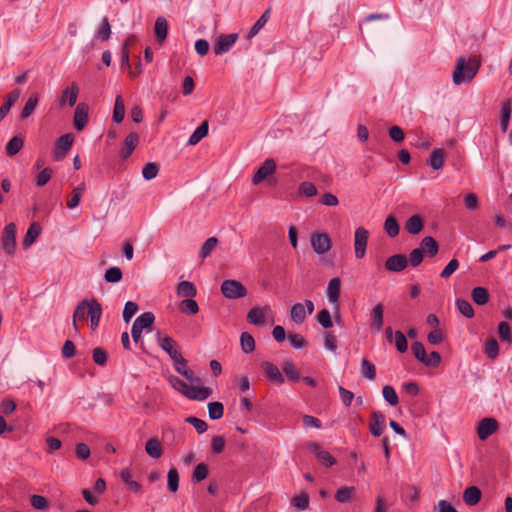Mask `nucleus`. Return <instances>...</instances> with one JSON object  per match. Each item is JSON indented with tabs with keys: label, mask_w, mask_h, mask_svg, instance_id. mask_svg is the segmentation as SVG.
<instances>
[{
	"label": "nucleus",
	"mask_w": 512,
	"mask_h": 512,
	"mask_svg": "<svg viewBox=\"0 0 512 512\" xmlns=\"http://www.w3.org/2000/svg\"><path fill=\"white\" fill-rule=\"evenodd\" d=\"M481 65L478 57H472L466 60L464 57H458L455 69L452 74L453 83L460 85L472 81L476 76Z\"/></svg>",
	"instance_id": "f257e3e1"
},
{
	"label": "nucleus",
	"mask_w": 512,
	"mask_h": 512,
	"mask_svg": "<svg viewBox=\"0 0 512 512\" xmlns=\"http://www.w3.org/2000/svg\"><path fill=\"white\" fill-rule=\"evenodd\" d=\"M170 385L186 398L197 401H204L212 394V389L199 385H188L186 382L177 376H170L168 378Z\"/></svg>",
	"instance_id": "f03ea898"
},
{
	"label": "nucleus",
	"mask_w": 512,
	"mask_h": 512,
	"mask_svg": "<svg viewBox=\"0 0 512 512\" xmlns=\"http://www.w3.org/2000/svg\"><path fill=\"white\" fill-rule=\"evenodd\" d=\"M221 292L227 299H239L247 295V289L237 280L223 281L221 284Z\"/></svg>",
	"instance_id": "7ed1b4c3"
},
{
	"label": "nucleus",
	"mask_w": 512,
	"mask_h": 512,
	"mask_svg": "<svg viewBox=\"0 0 512 512\" xmlns=\"http://www.w3.org/2000/svg\"><path fill=\"white\" fill-rule=\"evenodd\" d=\"M154 320L155 317L152 312H145L135 319L131 329V336L134 342L137 343L141 339L142 331L150 327Z\"/></svg>",
	"instance_id": "20e7f679"
},
{
	"label": "nucleus",
	"mask_w": 512,
	"mask_h": 512,
	"mask_svg": "<svg viewBox=\"0 0 512 512\" xmlns=\"http://www.w3.org/2000/svg\"><path fill=\"white\" fill-rule=\"evenodd\" d=\"M369 232L364 227H358L354 232V252L357 259H362L366 254Z\"/></svg>",
	"instance_id": "39448f33"
},
{
	"label": "nucleus",
	"mask_w": 512,
	"mask_h": 512,
	"mask_svg": "<svg viewBox=\"0 0 512 512\" xmlns=\"http://www.w3.org/2000/svg\"><path fill=\"white\" fill-rule=\"evenodd\" d=\"M2 248L8 255H13L16 250V225L9 223L2 233Z\"/></svg>",
	"instance_id": "423d86ee"
},
{
	"label": "nucleus",
	"mask_w": 512,
	"mask_h": 512,
	"mask_svg": "<svg viewBox=\"0 0 512 512\" xmlns=\"http://www.w3.org/2000/svg\"><path fill=\"white\" fill-rule=\"evenodd\" d=\"M238 39L237 33H231V34H222L220 35L214 45H213V51L216 55H222L227 53L232 46L236 43Z\"/></svg>",
	"instance_id": "0eeeda50"
},
{
	"label": "nucleus",
	"mask_w": 512,
	"mask_h": 512,
	"mask_svg": "<svg viewBox=\"0 0 512 512\" xmlns=\"http://www.w3.org/2000/svg\"><path fill=\"white\" fill-rule=\"evenodd\" d=\"M73 142H74V135L72 133H67V134L60 136L58 138V140L56 141V144H55V147L53 150L54 159L57 161L62 160L66 156L69 149L71 148Z\"/></svg>",
	"instance_id": "6e6552de"
},
{
	"label": "nucleus",
	"mask_w": 512,
	"mask_h": 512,
	"mask_svg": "<svg viewBox=\"0 0 512 512\" xmlns=\"http://www.w3.org/2000/svg\"><path fill=\"white\" fill-rule=\"evenodd\" d=\"M499 428L498 421L492 417H486L479 421L477 426V435L480 440H486L494 434Z\"/></svg>",
	"instance_id": "1a4fd4ad"
},
{
	"label": "nucleus",
	"mask_w": 512,
	"mask_h": 512,
	"mask_svg": "<svg viewBox=\"0 0 512 512\" xmlns=\"http://www.w3.org/2000/svg\"><path fill=\"white\" fill-rule=\"evenodd\" d=\"M311 245L313 250L321 255L330 250L331 240L327 233H315L311 236Z\"/></svg>",
	"instance_id": "9d476101"
},
{
	"label": "nucleus",
	"mask_w": 512,
	"mask_h": 512,
	"mask_svg": "<svg viewBox=\"0 0 512 512\" xmlns=\"http://www.w3.org/2000/svg\"><path fill=\"white\" fill-rule=\"evenodd\" d=\"M276 170V163L273 159H266L262 165L258 168L256 173L252 178V183L254 185L259 184L261 181L266 179L269 175L273 174Z\"/></svg>",
	"instance_id": "9b49d317"
},
{
	"label": "nucleus",
	"mask_w": 512,
	"mask_h": 512,
	"mask_svg": "<svg viewBox=\"0 0 512 512\" xmlns=\"http://www.w3.org/2000/svg\"><path fill=\"white\" fill-rule=\"evenodd\" d=\"M308 449L315 454L317 459L325 466L331 467L336 463L335 458L327 451L321 448L316 442L308 444Z\"/></svg>",
	"instance_id": "f8f14e48"
},
{
	"label": "nucleus",
	"mask_w": 512,
	"mask_h": 512,
	"mask_svg": "<svg viewBox=\"0 0 512 512\" xmlns=\"http://www.w3.org/2000/svg\"><path fill=\"white\" fill-rule=\"evenodd\" d=\"M79 94V87L77 83L73 82L69 87L63 90L59 98V106L62 108L66 105L72 107L76 104L77 97Z\"/></svg>",
	"instance_id": "ddd939ff"
},
{
	"label": "nucleus",
	"mask_w": 512,
	"mask_h": 512,
	"mask_svg": "<svg viewBox=\"0 0 512 512\" xmlns=\"http://www.w3.org/2000/svg\"><path fill=\"white\" fill-rule=\"evenodd\" d=\"M158 345L170 356L171 360L179 356L181 352L176 348V341L170 336H162L160 332L157 333Z\"/></svg>",
	"instance_id": "4468645a"
},
{
	"label": "nucleus",
	"mask_w": 512,
	"mask_h": 512,
	"mask_svg": "<svg viewBox=\"0 0 512 512\" xmlns=\"http://www.w3.org/2000/svg\"><path fill=\"white\" fill-rule=\"evenodd\" d=\"M408 265V259L403 254H395L388 257L385 261V268L391 272H400Z\"/></svg>",
	"instance_id": "2eb2a0df"
},
{
	"label": "nucleus",
	"mask_w": 512,
	"mask_h": 512,
	"mask_svg": "<svg viewBox=\"0 0 512 512\" xmlns=\"http://www.w3.org/2000/svg\"><path fill=\"white\" fill-rule=\"evenodd\" d=\"M261 368L263 369V371L265 372L266 374V377L270 380V381H273L277 384H283L284 381H285V378L284 376L282 375V373L280 372L279 368L269 362V361H263L261 363Z\"/></svg>",
	"instance_id": "dca6fc26"
},
{
	"label": "nucleus",
	"mask_w": 512,
	"mask_h": 512,
	"mask_svg": "<svg viewBox=\"0 0 512 512\" xmlns=\"http://www.w3.org/2000/svg\"><path fill=\"white\" fill-rule=\"evenodd\" d=\"M268 311H270V307L268 305L263 308L255 306L249 310L247 320L253 325L263 326L265 325V312Z\"/></svg>",
	"instance_id": "f3484780"
},
{
	"label": "nucleus",
	"mask_w": 512,
	"mask_h": 512,
	"mask_svg": "<svg viewBox=\"0 0 512 512\" xmlns=\"http://www.w3.org/2000/svg\"><path fill=\"white\" fill-rule=\"evenodd\" d=\"M88 122V106L85 103H79L74 112V127L81 131Z\"/></svg>",
	"instance_id": "a211bd4d"
},
{
	"label": "nucleus",
	"mask_w": 512,
	"mask_h": 512,
	"mask_svg": "<svg viewBox=\"0 0 512 512\" xmlns=\"http://www.w3.org/2000/svg\"><path fill=\"white\" fill-rule=\"evenodd\" d=\"M371 417L372 423L370 425V432L373 436L379 437L382 435L385 428V415L380 411H373Z\"/></svg>",
	"instance_id": "6ab92c4d"
},
{
	"label": "nucleus",
	"mask_w": 512,
	"mask_h": 512,
	"mask_svg": "<svg viewBox=\"0 0 512 512\" xmlns=\"http://www.w3.org/2000/svg\"><path fill=\"white\" fill-rule=\"evenodd\" d=\"M341 281L340 278H332L327 285L326 293L330 303L338 308L339 296H340Z\"/></svg>",
	"instance_id": "aec40b11"
},
{
	"label": "nucleus",
	"mask_w": 512,
	"mask_h": 512,
	"mask_svg": "<svg viewBox=\"0 0 512 512\" xmlns=\"http://www.w3.org/2000/svg\"><path fill=\"white\" fill-rule=\"evenodd\" d=\"M139 143V135L136 132H131L124 140L123 148L120 151V156L127 159L135 150Z\"/></svg>",
	"instance_id": "412c9836"
},
{
	"label": "nucleus",
	"mask_w": 512,
	"mask_h": 512,
	"mask_svg": "<svg viewBox=\"0 0 512 512\" xmlns=\"http://www.w3.org/2000/svg\"><path fill=\"white\" fill-rule=\"evenodd\" d=\"M102 315L101 304L96 300L92 299L90 309L87 311V316L90 319V327L92 330H96L99 326L100 318Z\"/></svg>",
	"instance_id": "4be33fe9"
},
{
	"label": "nucleus",
	"mask_w": 512,
	"mask_h": 512,
	"mask_svg": "<svg viewBox=\"0 0 512 512\" xmlns=\"http://www.w3.org/2000/svg\"><path fill=\"white\" fill-rule=\"evenodd\" d=\"M418 248L423 255L426 254L428 257H434L438 253L439 245L433 237L426 236L421 240Z\"/></svg>",
	"instance_id": "5701e85b"
},
{
	"label": "nucleus",
	"mask_w": 512,
	"mask_h": 512,
	"mask_svg": "<svg viewBox=\"0 0 512 512\" xmlns=\"http://www.w3.org/2000/svg\"><path fill=\"white\" fill-rule=\"evenodd\" d=\"M92 304V300H82L78 303L74 313H73V326L76 332L79 331L77 320L85 319L87 311L90 309Z\"/></svg>",
	"instance_id": "b1692460"
},
{
	"label": "nucleus",
	"mask_w": 512,
	"mask_h": 512,
	"mask_svg": "<svg viewBox=\"0 0 512 512\" xmlns=\"http://www.w3.org/2000/svg\"><path fill=\"white\" fill-rule=\"evenodd\" d=\"M145 451L153 459L160 458L163 453L160 440L157 437L150 438L145 444Z\"/></svg>",
	"instance_id": "393cba45"
},
{
	"label": "nucleus",
	"mask_w": 512,
	"mask_h": 512,
	"mask_svg": "<svg viewBox=\"0 0 512 512\" xmlns=\"http://www.w3.org/2000/svg\"><path fill=\"white\" fill-rule=\"evenodd\" d=\"M445 151L444 149H434L427 160V164L431 166L434 170L442 169L444 165Z\"/></svg>",
	"instance_id": "a878e982"
},
{
	"label": "nucleus",
	"mask_w": 512,
	"mask_h": 512,
	"mask_svg": "<svg viewBox=\"0 0 512 512\" xmlns=\"http://www.w3.org/2000/svg\"><path fill=\"white\" fill-rule=\"evenodd\" d=\"M511 101L509 99L505 100L501 104V117H500V127L502 132H506L509 126V121L511 117Z\"/></svg>",
	"instance_id": "bb28decb"
},
{
	"label": "nucleus",
	"mask_w": 512,
	"mask_h": 512,
	"mask_svg": "<svg viewBox=\"0 0 512 512\" xmlns=\"http://www.w3.org/2000/svg\"><path fill=\"white\" fill-rule=\"evenodd\" d=\"M405 229L408 233L412 235L419 234L423 229L422 218L417 214L409 217L405 223Z\"/></svg>",
	"instance_id": "cd10ccee"
},
{
	"label": "nucleus",
	"mask_w": 512,
	"mask_h": 512,
	"mask_svg": "<svg viewBox=\"0 0 512 512\" xmlns=\"http://www.w3.org/2000/svg\"><path fill=\"white\" fill-rule=\"evenodd\" d=\"M177 294L185 299L193 298L197 295L196 286L190 281H181L177 285Z\"/></svg>",
	"instance_id": "c85d7f7f"
},
{
	"label": "nucleus",
	"mask_w": 512,
	"mask_h": 512,
	"mask_svg": "<svg viewBox=\"0 0 512 512\" xmlns=\"http://www.w3.org/2000/svg\"><path fill=\"white\" fill-rule=\"evenodd\" d=\"M154 31L157 41L159 43L164 42L168 34V22L164 17L160 16L156 19Z\"/></svg>",
	"instance_id": "c756f323"
},
{
	"label": "nucleus",
	"mask_w": 512,
	"mask_h": 512,
	"mask_svg": "<svg viewBox=\"0 0 512 512\" xmlns=\"http://www.w3.org/2000/svg\"><path fill=\"white\" fill-rule=\"evenodd\" d=\"M383 305L381 303L377 304L371 310L372 322L370 323L371 329L376 331H380L383 326Z\"/></svg>",
	"instance_id": "7c9ffc66"
},
{
	"label": "nucleus",
	"mask_w": 512,
	"mask_h": 512,
	"mask_svg": "<svg viewBox=\"0 0 512 512\" xmlns=\"http://www.w3.org/2000/svg\"><path fill=\"white\" fill-rule=\"evenodd\" d=\"M290 317L295 324H302L306 319V310L304 305L300 302L293 304L290 310Z\"/></svg>",
	"instance_id": "2f4dec72"
},
{
	"label": "nucleus",
	"mask_w": 512,
	"mask_h": 512,
	"mask_svg": "<svg viewBox=\"0 0 512 512\" xmlns=\"http://www.w3.org/2000/svg\"><path fill=\"white\" fill-rule=\"evenodd\" d=\"M38 102H39L38 94L37 93L31 94L21 111V114H20L21 119L28 118L30 115H32L38 105Z\"/></svg>",
	"instance_id": "473e14b6"
},
{
	"label": "nucleus",
	"mask_w": 512,
	"mask_h": 512,
	"mask_svg": "<svg viewBox=\"0 0 512 512\" xmlns=\"http://www.w3.org/2000/svg\"><path fill=\"white\" fill-rule=\"evenodd\" d=\"M463 499L467 505L474 506L481 499V491L476 486L468 487L463 494Z\"/></svg>",
	"instance_id": "72a5a7b5"
},
{
	"label": "nucleus",
	"mask_w": 512,
	"mask_h": 512,
	"mask_svg": "<svg viewBox=\"0 0 512 512\" xmlns=\"http://www.w3.org/2000/svg\"><path fill=\"white\" fill-rule=\"evenodd\" d=\"M208 129H209L208 122L207 121L202 122L190 136V138L188 140V144L196 145L197 143H199L204 137L207 136Z\"/></svg>",
	"instance_id": "f704fd0d"
},
{
	"label": "nucleus",
	"mask_w": 512,
	"mask_h": 512,
	"mask_svg": "<svg viewBox=\"0 0 512 512\" xmlns=\"http://www.w3.org/2000/svg\"><path fill=\"white\" fill-rule=\"evenodd\" d=\"M181 313L187 315H195L199 312L198 303L192 298L184 299L178 304Z\"/></svg>",
	"instance_id": "c9c22d12"
},
{
	"label": "nucleus",
	"mask_w": 512,
	"mask_h": 512,
	"mask_svg": "<svg viewBox=\"0 0 512 512\" xmlns=\"http://www.w3.org/2000/svg\"><path fill=\"white\" fill-rule=\"evenodd\" d=\"M23 145L24 140L21 136H13L6 144V154L10 157L16 155L22 149Z\"/></svg>",
	"instance_id": "e433bc0d"
},
{
	"label": "nucleus",
	"mask_w": 512,
	"mask_h": 512,
	"mask_svg": "<svg viewBox=\"0 0 512 512\" xmlns=\"http://www.w3.org/2000/svg\"><path fill=\"white\" fill-rule=\"evenodd\" d=\"M124 117H125L124 101H123V98L120 95H118L115 99L112 119L115 123L119 124L123 121Z\"/></svg>",
	"instance_id": "4c0bfd02"
},
{
	"label": "nucleus",
	"mask_w": 512,
	"mask_h": 512,
	"mask_svg": "<svg viewBox=\"0 0 512 512\" xmlns=\"http://www.w3.org/2000/svg\"><path fill=\"white\" fill-rule=\"evenodd\" d=\"M40 232H41L40 226L36 222L32 223L29 226V228L26 232V235L23 239V246L25 248L31 246L33 244V242L36 240V238L39 236Z\"/></svg>",
	"instance_id": "58836bf2"
},
{
	"label": "nucleus",
	"mask_w": 512,
	"mask_h": 512,
	"mask_svg": "<svg viewBox=\"0 0 512 512\" xmlns=\"http://www.w3.org/2000/svg\"><path fill=\"white\" fill-rule=\"evenodd\" d=\"M471 296L477 305H485L489 300V293L484 287L473 288Z\"/></svg>",
	"instance_id": "ea45409f"
},
{
	"label": "nucleus",
	"mask_w": 512,
	"mask_h": 512,
	"mask_svg": "<svg viewBox=\"0 0 512 512\" xmlns=\"http://www.w3.org/2000/svg\"><path fill=\"white\" fill-rule=\"evenodd\" d=\"M282 370L290 381L297 382L300 379V373L292 361L283 362Z\"/></svg>",
	"instance_id": "a19ab883"
},
{
	"label": "nucleus",
	"mask_w": 512,
	"mask_h": 512,
	"mask_svg": "<svg viewBox=\"0 0 512 512\" xmlns=\"http://www.w3.org/2000/svg\"><path fill=\"white\" fill-rule=\"evenodd\" d=\"M85 191V183H81L72 191L71 198L67 201V207L74 209L79 205L80 199Z\"/></svg>",
	"instance_id": "79ce46f5"
},
{
	"label": "nucleus",
	"mask_w": 512,
	"mask_h": 512,
	"mask_svg": "<svg viewBox=\"0 0 512 512\" xmlns=\"http://www.w3.org/2000/svg\"><path fill=\"white\" fill-rule=\"evenodd\" d=\"M384 229L389 237H396L399 234V224L393 215H389L384 223Z\"/></svg>",
	"instance_id": "37998d69"
},
{
	"label": "nucleus",
	"mask_w": 512,
	"mask_h": 512,
	"mask_svg": "<svg viewBox=\"0 0 512 512\" xmlns=\"http://www.w3.org/2000/svg\"><path fill=\"white\" fill-rule=\"evenodd\" d=\"M120 477L122 481L128 486L129 490L132 492H139L141 489V485L132 479L131 472L129 469H124L121 471Z\"/></svg>",
	"instance_id": "c03bdc74"
},
{
	"label": "nucleus",
	"mask_w": 512,
	"mask_h": 512,
	"mask_svg": "<svg viewBox=\"0 0 512 512\" xmlns=\"http://www.w3.org/2000/svg\"><path fill=\"white\" fill-rule=\"evenodd\" d=\"M241 348L244 353H251L255 349V341L251 334L243 332L240 337Z\"/></svg>",
	"instance_id": "a18cd8bd"
},
{
	"label": "nucleus",
	"mask_w": 512,
	"mask_h": 512,
	"mask_svg": "<svg viewBox=\"0 0 512 512\" xmlns=\"http://www.w3.org/2000/svg\"><path fill=\"white\" fill-rule=\"evenodd\" d=\"M218 239L216 237H209L201 246L199 255L202 259L207 258L217 246Z\"/></svg>",
	"instance_id": "49530a36"
},
{
	"label": "nucleus",
	"mask_w": 512,
	"mask_h": 512,
	"mask_svg": "<svg viewBox=\"0 0 512 512\" xmlns=\"http://www.w3.org/2000/svg\"><path fill=\"white\" fill-rule=\"evenodd\" d=\"M269 19V10H266L260 18L254 23L247 34V38H252L262 29Z\"/></svg>",
	"instance_id": "de8ad7c7"
},
{
	"label": "nucleus",
	"mask_w": 512,
	"mask_h": 512,
	"mask_svg": "<svg viewBox=\"0 0 512 512\" xmlns=\"http://www.w3.org/2000/svg\"><path fill=\"white\" fill-rule=\"evenodd\" d=\"M224 406L221 402L215 401L208 404V414L210 419L218 420L223 416Z\"/></svg>",
	"instance_id": "09e8293b"
},
{
	"label": "nucleus",
	"mask_w": 512,
	"mask_h": 512,
	"mask_svg": "<svg viewBox=\"0 0 512 512\" xmlns=\"http://www.w3.org/2000/svg\"><path fill=\"white\" fill-rule=\"evenodd\" d=\"M167 485L171 492H176L179 488V474L176 468L172 467L169 469L167 474Z\"/></svg>",
	"instance_id": "8fccbe9b"
},
{
	"label": "nucleus",
	"mask_w": 512,
	"mask_h": 512,
	"mask_svg": "<svg viewBox=\"0 0 512 512\" xmlns=\"http://www.w3.org/2000/svg\"><path fill=\"white\" fill-rule=\"evenodd\" d=\"M122 271L119 267H110L105 271V281L108 283H118L122 279Z\"/></svg>",
	"instance_id": "3c124183"
},
{
	"label": "nucleus",
	"mask_w": 512,
	"mask_h": 512,
	"mask_svg": "<svg viewBox=\"0 0 512 512\" xmlns=\"http://www.w3.org/2000/svg\"><path fill=\"white\" fill-rule=\"evenodd\" d=\"M484 353L490 359H495L499 355V346L494 338L488 339L485 343Z\"/></svg>",
	"instance_id": "603ef678"
},
{
	"label": "nucleus",
	"mask_w": 512,
	"mask_h": 512,
	"mask_svg": "<svg viewBox=\"0 0 512 512\" xmlns=\"http://www.w3.org/2000/svg\"><path fill=\"white\" fill-rule=\"evenodd\" d=\"M384 399L392 406H395L399 402L398 395L391 385H385L382 389Z\"/></svg>",
	"instance_id": "864d4df0"
},
{
	"label": "nucleus",
	"mask_w": 512,
	"mask_h": 512,
	"mask_svg": "<svg viewBox=\"0 0 512 512\" xmlns=\"http://www.w3.org/2000/svg\"><path fill=\"white\" fill-rule=\"evenodd\" d=\"M361 373L364 378L374 380L376 377V368L374 364L369 362L367 359L361 361Z\"/></svg>",
	"instance_id": "5fc2aeb1"
},
{
	"label": "nucleus",
	"mask_w": 512,
	"mask_h": 512,
	"mask_svg": "<svg viewBox=\"0 0 512 512\" xmlns=\"http://www.w3.org/2000/svg\"><path fill=\"white\" fill-rule=\"evenodd\" d=\"M456 306L459 312L465 317L472 318L474 316V309L468 300L457 299Z\"/></svg>",
	"instance_id": "6e6d98bb"
},
{
	"label": "nucleus",
	"mask_w": 512,
	"mask_h": 512,
	"mask_svg": "<svg viewBox=\"0 0 512 512\" xmlns=\"http://www.w3.org/2000/svg\"><path fill=\"white\" fill-rule=\"evenodd\" d=\"M292 505L299 511H303L309 506V496L307 493L302 492L292 499Z\"/></svg>",
	"instance_id": "4d7b16f0"
},
{
	"label": "nucleus",
	"mask_w": 512,
	"mask_h": 512,
	"mask_svg": "<svg viewBox=\"0 0 512 512\" xmlns=\"http://www.w3.org/2000/svg\"><path fill=\"white\" fill-rule=\"evenodd\" d=\"M355 491L354 487H342L337 490L335 499L340 503H347L350 501L352 493Z\"/></svg>",
	"instance_id": "13d9d810"
},
{
	"label": "nucleus",
	"mask_w": 512,
	"mask_h": 512,
	"mask_svg": "<svg viewBox=\"0 0 512 512\" xmlns=\"http://www.w3.org/2000/svg\"><path fill=\"white\" fill-rule=\"evenodd\" d=\"M498 333H499V337L502 341L509 343V344L512 343L511 328L507 322L502 321L499 323Z\"/></svg>",
	"instance_id": "bf43d9fd"
},
{
	"label": "nucleus",
	"mask_w": 512,
	"mask_h": 512,
	"mask_svg": "<svg viewBox=\"0 0 512 512\" xmlns=\"http://www.w3.org/2000/svg\"><path fill=\"white\" fill-rule=\"evenodd\" d=\"M299 193L305 197H313L317 195L316 186L309 181H304L299 185Z\"/></svg>",
	"instance_id": "052dcab7"
},
{
	"label": "nucleus",
	"mask_w": 512,
	"mask_h": 512,
	"mask_svg": "<svg viewBox=\"0 0 512 512\" xmlns=\"http://www.w3.org/2000/svg\"><path fill=\"white\" fill-rule=\"evenodd\" d=\"M208 475V468L207 465L204 463H199L192 474V480L194 482H201L203 481Z\"/></svg>",
	"instance_id": "680f3d73"
},
{
	"label": "nucleus",
	"mask_w": 512,
	"mask_h": 512,
	"mask_svg": "<svg viewBox=\"0 0 512 512\" xmlns=\"http://www.w3.org/2000/svg\"><path fill=\"white\" fill-rule=\"evenodd\" d=\"M138 305L133 301H127L123 310V320L128 323L132 317L137 313Z\"/></svg>",
	"instance_id": "e2e57ef3"
},
{
	"label": "nucleus",
	"mask_w": 512,
	"mask_h": 512,
	"mask_svg": "<svg viewBox=\"0 0 512 512\" xmlns=\"http://www.w3.org/2000/svg\"><path fill=\"white\" fill-rule=\"evenodd\" d=\"M317 322L325 329L331 328L333 326L330 312L327 309H322L319 311L317 314Z\"/></svg>",
	"instance_id": "0e129e2a"
},
{
	"label": "nucleus",
	"mask_w": 512,
	"mask_h": 512,
	"mask_svg": "<svg viewBox=\"0 0 512 512\" xmlns=\"http://www.w3.org/2000/svg\"><path fill=\"white\" fill-rule=\"evenodd\" d=\"M97 35L103 41H107L111 36V26L107 17L102 19L101 26L98 29Z\"/></svg>",
	"instance_id": "69168bd1"
},
{
	"label": "nucleus",
	"mask_w": 512,
	"mask_h": 512,
	"mask_svg": "<svg viewBox=\"0 0 512 512\" xmlns=\"http://www.w3.org/2000/svg\"><path fill=\"white\" fill-rule=\"evenodd\" d=\"M158 174V166L156 163H147L142 169V176L146 180L154 179Z\"/></svg>",
	"instance_id": "338daca9"
},
{
	"label": "nucleus",
	"mask_w": 512,
	"mask_h": 512,
	"mask_svg": "<svg viewBox=\"0 0 512 512\" xmlns=\"http://www.w3.org/2000/svg\"><path fill=\"white\" fill-rule=\"evenodd\" d=\"M459 267V261L457 259H452L448 262V264L444 267V269L440 273V277L443 279L449 278Z\"/></svg>",
	"instance_id": "774afa93"
}]
</instances>
